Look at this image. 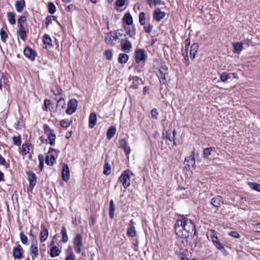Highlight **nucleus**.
Returning <instances> with one entry per match:
<instances>
[{
    "mask_svg": "<svg viewBox=\"0 0 260 260\" xmlns=\"http://www.w3.org/2000/svg\"><path fill=\"white\" fill-rule=\"evenodd\" d=\"M176 234L182 238H187L189 235H194L196 226L192 221L187 217H182L176 220L175 225Z\"/></svg>",
    "mask_w": 260,
    "mask_h": 260,
    "instance_id": "f257e3e1",
    "label": "nucleus"
},
{
    "mask_svg": "<svg viewBox=\"0 0 260 260\" xmlns=\"http://www.w3.org/2000/svg\"><path fill=\"white\" fill-rule=\"evenodd\" d=\"M133 175L134 173L131 170H126L121 174L118 181L122 183L125 188H127L131 185V178Z\"/></svg>",
    "mask_w": 260,
    "mask_h": 260,
    "instance_id": "f03ea898",
    "label": "nucleus"
},
{
    "mask_svg": "<svg viewBox=\"0 0 260 260\" xmlns=\"http://www.w3.org/2000/svg\"><path fill=\"white\" fill-rule=\"evenodd\" d=\"M82 239V236L80 234H77L74 239L73 246L75 251L77 253H80L83 246Z\"/></svg>",
    "mask_w": 260,
    "mask_h": 260,
    "instance_id": "7ed1b4c3",
    "label": "nucleus"
},
{
    "mask_svg": "<svg viewBox=\"0 0 260 260\" xmlns=\"http://www.w3.org/2000/svg\"><path fill=\"white\" fill-rule=\"evenodd\" d=\"M185 46L183 47L182 49V54L184 57V62L185 64L188 66L189 65V57L188 54V50L190 44V41L187 39L185 41Z\"/></svg>",
    "mask_w": 260,
    "mask_h": 260,
    "instance_id": "20e7f679",
    "label": "nucleus"
},
{
    "mask_svg": "<svg viewBox=\"0 0 260 260\" xmlns=\"http://www.w3.org/2000/svg\"><path fill=\"white\" fill-rule=\"evenodd\" d=\"M77 106V101L76 99H73L70 100L68 103V108L66 111V113L69 115L72 114L76 111Z\"/></svg>",
    "mask_w": 260,
    "mask_h": 260,
    "instance_id": "39448f33",
    "label": "nucleus"
},
{
    "mask_svg": "<svg viewBox=\"0 0 260 260\" xmlns=\"http://www.w3.org/2000/svg\"><path fill=\"white\" fill-rule=\"evenodd\" d=\"M44 128L45 133L47 134L48 139L49 140V144L51 145H54L56 139L55 135L54 133H52V130L47 125H45L44 126Z\"/></svg>",
    "mask_w": 260,
    "mask_h": 260,
    "instance_id": "423d86ee",
    "label": "nucleus"
},
{
    "mask_svg": "<svg viewBox=\"0 0 260 260\" xmlns=\"http://www.w3.org/2000/svg\"><path fill=\"white\" fill-rule=\"evenodd\" d=\"M30 255L34 260L37 258L39 254L37 241L33 242L29 248Z\"/></svg>",
    "mask_w": 260,
    "mask_h": 260,
    "instance_id": "0eeeda50",
    "label": "nucleus"
},
{
    "mask_svg": "<svg viewBox=\"0 0 260 260\" xmlns=\"http://www.w3.org/2000/svg\"><path fill=\"white\" fill-rule=\"evenodd\" d=\"M120 45L122 51L126 53L129 52L132 48V44L127 38L122 39L120 41Z\"/></svg>",
    "mask_w": 260,
    "mask_h": 260,
    "instance_id": "6e6552de",
    "label": "nucleus"
},
{
    "mask_svg": "<svg viewBox=\"0 0 260 260\" xmlns=\"http://www.w3.org/2000/svg\"><path fill=\"white\" fill-rule=\"evenodd\" d=\"M23 53L25 56L31 61H34L37 55V52L30 47H26L24 49Z\"/></svg>",
    "mask_w": 260,
    "mask_h": 260,
    "instance_id": "1a4fd4ad",
    "label": "nucleus"
},
{
    "mask_svg": "<svg viewBox=\"0 0 260 260\" xmlns=\"http://www.w3.org/2000/svg\"><path fill=\"white\" fill-rule=\"evenodd\" d=\"M28 180L29 181V188L31 190L34 187L36 186L37 179V176L35 173L31 172H27Z\"/></svg>",
    "mask_w": 260,
    "mask_h": 260,
    "instance_id": "9d476101",
    "label": "nucleus"
},
{
    "mask_svg": "<svg viewBox=\"0 0 260 260\" xmlns=\"http://www.w3.org/2000/svg\"><path fill=\"white\" fill-rule=\"evenodd\" d=\"M146 56L145 51L143 49H139L137 50L135 53V60L136 62L139 63L141 61H145Z\"/></svg>",
    "mask_w": 260,
    "mask_h": 260,
    "instance_id": "9b49d317",
    "label": "nucleus"
},
{
    "mask_svg": "<svg viewBox=\"0 0 260 260\" xmlns=\"http://www.w3.org/2000/svg\"><path fill=\"white\" fill-rule=\"evenodd\" d=\"M118 39V36L117 32H110L108 33L106 38L105 41L107 43L110 44H115L114 41H116Z\"/></svg>",
    "mask_w": 260,
    "mask_h": 260,
    "instance_id": "f8f14e48",
    "label": "nucleus"
},
{
    "mask_svg": "<svg viewBox=\"0 0 260 260\" xmlns=\"http://www.w3.org/2000/svg\"><path fill=\"white\" fill-rule=\"evenodd\" d=\"M165 15L164 12L160 11L159 8H156L153 13V18L154 20L159 22L165 17Z\"/></svg>",
    "mask_w": 260,
    "mask_h": 260,
    "instance_id": "ddd939ff",
    "label": "nucleus"
},
{
    "mask_svg": "<svg viewBox=\"0 0 260 260\" xmlns=\"http://www.w3.org/2000/svg\"><path fill=\"white\" fill-rule=\"evenodd\" d=\"M126 234L127 236L131 237H134L136 235V231L134 226V222L133 219L129 221Z\"/></svg>",
    "mask_w": 260,
    "mask_h": 260,
    "instance_id": "4468645a",
    "label": "nucleus"
},
{
    "mask_svg": "<svg viewBox=\"0 0 260 260\" xmlns=\"http://www.w3.org/2000/svg\"><path fill=\"white\" fill-rule=\"evenodd\" d=\"M13 254L15 258L19 259L22 258V248L20 245L14 247Z\"/></svg>",
    "mask_w": 260,
    "mask_h": 260,
    "instance_id": "2eb2a0df",
    "label": "nucleus"
},
{
    "mask_svg": "<svg viewBox=\"0 0 260 260\" xmlns=\"http://www.w3.org/2000/svg\"><path fill=\"white\" fill-rule=\"evenodd\" d=\"M119 144L120 147L124 149L125 155L128 156L131 152V148L128 146L126 140L125 139H121Z\"/></svg>",
    "mask_w": 260,
    "mask_h": 260,
    "instance_id": "dca6fc26",
    "label": "nucleus"
},
{
    "mask_svg": "<svg viewBox=\"0 0 260 260\" xmlns=\"http://www.w3.org/2000/svg\"><path fill=\"white\" fill-rule=\"evenodd\" d=\"M70 177V170L69 168L67 165H63L62 170V179L67 181L69 180Z\"/></svg>",
    "mask_w": 260,
    "mask_h": 260,
    "instance_id": "f3484780",
    "label": "nucleus"
},
{
    "mask_svg": "<svg viewBox=\"0 0 260 260\" xmlns=\"http://www.w3.org/2000/svg\"><path fill=\"white\" fill-rule=\"evenodd\" d=\"M223 203V200L221 197L217 196L211 200V204L214 207H218L221 204Z\"/></svg>",
    "mask_w": 260,
    "mask_h": 260,
    "instance_id": "a211bd4d",
    "label": "nucleus"
},
{
    "mask_svg": "<svg viewBox=\"0 0 260 260\" xmlns=\"http://www.w3.org/2000/svg\"><path fill=\"white\" fill-rule=\"evenodd\" d=\"M97 117L95 112H92L89 117V127L93 128L96 123Z\"/></svg>",
    "mask_w": 260,
    "mask_h": 260,
    "instance_id": "6ab92c4d",
    "label": "nucleus"
},
{
    "mask_svg": "<svg viewBox=\"0 0 260 260\" xmlns=\"http://www.w3.org/2000/svg\"><path fill=\"white\" fill-rule=\"evenodd\" d=\"M8 79L7 75L3 73L0 72V89L2 90L4 87H6Z\"/></svg>",
    "mask_w": 260,
    "mask_h": 260,
    "instance_id": "aec40b11",
    "label": "nucleus"
},
{
    "mask_svg": "<svg viewBox=\"0 0 260 260\" xmlns=\"http://www.w3.org/2000/svg\"><path fill=\"white\" fill-rule=\"evenodd\" d=\"M25 6L24 0L17 1L15 4V7L17 12H21Z\"/></svg>",
    "mask_w": 260,
    "mask_h": 260,
    "instance_id": "412c9836",
    "label": "nucleus"
},
{
    "mask_svg": "<svg viewBox=\"0 0 260 260\" xmlns=\"http://www.w3.org/2000/svg\"><path fill=\"white\" fill-rule=\"evenodd\" d=\"M199 49V44L198 43L193 44L190 49V56L192 59H194L196 53Z\"/></svg>",
    "mask_w": 260,
    "mask_h": 260,
    "instance_id": "4be33fe9",
    "label": "nucleus"
},
{
    "mask_svg": "<svg viewBox=\"0 0 260 260\" xmlns=\"http://www.w3.org/2000/svg\"><path fill=\"white\" fill-rule=\"evenodd\" d=\"M234 48V52L235 53L239 54L243 50V44L241 42H237L233 44Z\"/></svg>",
    "mask_w": 260,
    "mask_h": 260,
    "instance_id": "5701e85b",
    "label": "nucleus"
},
{
    "mask_svg": "<svg viewBox=\"0 0 260 260\" xmlns=\"http://www.w3.org/2000/svg\"><path fill=\"white\" fill-rule=\"evenodd\" d=\"M49 235L48 231L47 229L44 228L40 232V241L44 242L46 241Z\"/></svg>",
    "mask_w": 260,
    "mask_h": 260,
    "instance_id": "b1692460",
    "label": "nucleus"
},
{
    "mask_svg": "<svg viewBox=\"0 0 260 260\" xmlns=\"http://www.w3.org/2000/svg\"><path fill=\"white\" fill-rule=\"evenodd\" d=\"M15 16L16 14L14 12H9L7 13L8 21L11 25H13L16 23Z\"/></svg>",
    "mask_w": 260,
    "mask_h": 260,
    "instance_id": "393cba45",
    "label": "nucleus"
},
{
    "mask_svg": "<svg viewBox=\"0 0 260 260\" xmlns=\"http://www.w3.org/2000/svg\"><path fill=\"white\" fill-rule=\"evenodd\" d=\"M214 245L219 250H224V251H225L226 250L224 249V247L223 246V245L221 244V243L220 242V241L218 240V238H217V236L215 238V239H214L213 240H212L211 241Z\"/></svg>",
    "mask_w": 260,
    "mask_h": 260,
    "instance_id": "a878e982",
    "label": "nucleus"
},
{
    "mask_svg": "<svg viewBox=\"0 0 260 260\" xmlns=\"http://www.w3.org/2000/svg\"><path fill=\"white\" fill-rule=\"evenodd\" d=\"M116 129L114 126H110L107 133V137L108 139H112L116 133Z\"/></svg>",
    "mask_w": 260,
    "mask_h": 260,
    "instance_id": "bb28decb",
    "label": "nucleus"
},
{
    "mask_svg": "<svg viewBox=\"0 0 260 260\" xmlns=\"http://www.w3.org/2000/svg\"><path fill=\"white\" fill-rule=\"evenodd\" d=\"M61 234L62 236V241L64 243H67L69 240V238L67 235V229L64 226L62 227L61 230Z\"/></svg>",
    "mask_w": 260,
    "mask_h": 260,
    "instance_id": "cd10ccee",
    "label": "nucleus"
},
{
    "mask_svg": "<svg viewBox=\"0 0 260 260\" xmlns=\"http://www.w3.org/2000/svg\"><path fill=\"white\" fill-rule=\"evenodd\" d=\"M60 252L61 251L59 248L58 247L54 246L51 248L50 250V255L51 257H54L58 256Z\"/></svg>",
    "mask_w": 260,
    "mask_h": 260,
    "instance_id": "c85d7f7f",
    "label": "nucleus"
},
{
    "mask_svg": "<svg viewBox=\"0 0 260 260\" xmlns=\"http://www.w3.org/2000/svg\"><path fill=\"white\" fill-rule=\"evenodd\" d=\"M185 162H186V165H188L189 167L191 166L194 168V166L195 165V159L194 156L190 155L189 157L186 158L185 159Z\"/></svg>",
    "mask_w": 260,
    "mask_h": 260,
    "instance_id": "c756f323",
    "label": "nucleus"
},
{
    "mask_svg": "<svg viewBox=\"0 0 260 260\" xmlns=\"http://www.w3.org/2000/svg\"><path fill=\"white\" fill-rule=\"evenodd\" d=\"M114 211H115V205L114 203V201L113 200H111L110 201V205H109V216L111 219H113L114 218Z\"/></svg>",
    "mask_w": 260,
    "mask_h": 260,
    "instance_id": "7c9ffc66",
    "label": "nucleus"
},
{
    "mask_svg": "<svg viewBox=\"0 0 260 260\" xmlns=\"http://www.w3.org/2000/svg\"><path fill=\"white\" fill-rule=\"evenodd\" d=\"M128 59V55L124 53H120L118 56V61L120 63H125Z\"/></svg>",
    "mask_w": 260,
    "mask_h": 260,
    "instance_id": "2f4dec72",
    "label": "nucleus"
},
{
    "mask_svg": "<svg viewBox=\"0 0 260 260\" xmlns=\"http://www.w3.org/2000/svg\"><path fill=\"white\" fill-rule=\"evenodd\" d=\"M123 21L128 25L132 24L133 18L131 15L129 13L125 14L123 17Z\"/></svg>",
    "mask_w": 260,
    "mask_h": 260,
    "instance_id": "473e14b6",
    "label": "nucleus"
},
{
    "mask_svg": "<svg viewBox=\"0 0 260 260\" xmlns=\"http://www.w3.org/2000/svg\"><path fill=\"white\" fill-rule=\"evenodd\" d=\"M66 103L63 98H60L58 101L56 105V108L59 109L60 111L64 108Z\"/></svg>",
    "mask_w": 260,
    "mask_h": 260,
    "instance_id": "72a5a7b5",
    "label": "nucleus"
},
{
    "mask_svg": "<svg viewBox=\"0 0 260 260\" xmlns=\"http://www.w3.org/2000/svg\"><path fill=\"white\" fill-rule=\"evenodd\" d=\"M207 236L209 241H212L217 237L216 233L214 230H210L207 233Z\"/></svg>",
    "mask_w": 260,
    "mask_h": 260,
    "instance_id": "f704fd0d",
    "label": "nucleus"
},
{
    "mask_svg": "<svg viewBox=\"0 0 260 260\" xmlns=\"http://www.w3.org/2000/svg\"><path fill=\"white\" fill-rule=\"evenodd\" d=\"M72 122V120L65 119L60 121V124L62 127H68Z\"/></svg>",
    "mask_w": 260,
    "mask_h": 260,
    "instance_id": "c9c22d12",
    "label": "nucleus"
},
{
    "mask_svg": "<svg viewBox=\"0 0 260 260\" xmlns=\"http://www.w3.org/2000/svg\"><path fill=\"white\" fill-rule=\"evenodd\" d=\"M55 160V156L53 155H47L46 157V162L48 165L52 166L54 164V162Z\"/></svg>",
    "mask_w": 260,
    "mask_h": 260,
    "instance_id": "e433bc0d",
    "label": "nucleus"
},
{
    "mask_svg": "<svg viewBox=\"0 0 260 260\" xmlns=\"http://www.w3.org/2000/svg\"><path fill=\"white\" fill-rule=\"evenodd\" d=\"M30 150V144L28 143L23 144L22 146V153L23 155H26L29 152Z\"/></svg>",
    "mask_w": 260,
    "mask_h": 260,
    "instance_id": "4c0bfd02",
    "label": "nucleus"
},
{
    "mask_svg": "<svg viewBox=\"0 0 260 260\" xmlns=\"http://www.w3.org/2000/svg\"><path fill=\"white\" fill-rule=\"evenodd\" d=\"M43 43L45 45L52 46V40L49 35H45L43 37Z\"/></svg>",
    "mask_w": 260,
    "mask_h": 260,
    "instance_id": "58836bf2",
    "label": "nucleus"
},
{
    "mask_svg": "<svg viewBox=\"0 0 260 260\" xmlns=\"http://www.w3.org/2000/svg\"><path fill=\"white\" fill-rule=\"evenodd\" d=\"M248 185L251 189L260 191V184L257 183L249 182Z\"/></svg>",
    "mask_w": 260,
    "mask_h": 260,
    "instance_id": "ea45409f",
    "label": "nucleus"
},
{
    "mask_svg": "<svg viewBox=\"0 0 260 260\" xmlns=\"http://www.w3.org/2000/svg\"><path fill=\"white\" fill-rule=\"evenodd\" d=\"M105 164L104 166V174L109 175L110 174L111 166L105 160Z\"/></svg>",
    "mask_w": 260,
    "mask_h": 260,
    "instance_id": "a19ab883",
    "label": "nucleus"
},
{
    "mask_svg": "<svg viewBox=\"0 0 260 260\" xmlns=\"http://www.w3.org/2000/svg\"><path fill=\"white\" fill-rule=\"evenodd\" d=\"M48 11L51 14H53L56 12V7L52 2H49L48 4Z\"/></svg>",
    "mask_w": 260,
    "mask_h": 260,
    "instance_id": "79ce46f5",
    "label": "nucleus"
},
{
    "mask_svg": "<svg viewBox=\"0 0 260 260\" xmlns=\"http://www.w3.org/2000/svg\"><path fill=\"white\" fill-rule=\"evenodd\" d=\"M231 78L230 74L226 72H223L220 74V79L222 82H225Z\"/></svg>",
    "mask_w": 260,
    "mask_h": 260,
    "instance_id": "37998d69",
    "label": "nucleus"
},
{
    "mask_svg": "<svg viewBox=\"0 0 260 260\" xmlns=\"http://www.w3.org/2000/svg\"><path fill=\"white\" fill-rule=\"evenodd\" d=\"M0 35L1 40L3 42L5 43L6 42V39L8 38V35L3 28H2L0 30Z\"/></svg>",
    "mask_w": 260,
    "mask_h": 260,
    "instance_id": "c03bdc74",
    "label": "nucleus"
},
{
    "mask_svg": "<svg viewBox=\"0 0 260 260\" xmlns=\"http://www.w3.org/2000/svg\"><path fill=\"white\" fill-rule=\"evenodd\" d=\"M139 19L141 25H144L145 24V14L144 12L139 13Z\"/></svg>",
    "mask_w": 260,
    "mask_h": 260,
    "instance_id": "a18cd8bd",
    "label": "nucleus"
},
{
    "mask_svg": "<svg viewBox=\"0 0 260 260\" xmlns=\"http://www.w3.org/2000/svg\"><path fill=\"white\" fill-rule=\"evenodd\" d=\"M212 147H208L204 149L203 151V157L204 158H207L209 155L211 154V151L212 150Z\"/></svg>",
    "mask_w": 260,
    "mask_h": 260,
    "instance_id": "49530a36",
    "label": "nucleus"
},
{
    "mask_svg": "<svg viewBox=\"0 0 260 260\" xmlns=\"http://www.w3.org/2000/svg\"><path fill=\"white\" fill-rule=\"evenodd\" d=\"M153 26L150 24H145L144 26V31L148 34H150L153 29Z\"/></svg>",
    "mask_w": 260,
    "mask_h": 260,
    "instance_id": "de8ad7c7",
    "label": "nucleus"
},
{
    "mask_svg": "<svg viewBox=\"0 0 260 260\" xmlns=\"http://www.w3.org/2000/svg\"><path fill=\"white\" fill-rule=\"evenodd\" d=\"M20 238L23 244H27L28 243V239L26 236L24 235L23 232H20Z\"/></svg>",
    "mask_w": 260,
    "mask_h": 260,
    "instance_id": "09e8293b",
    "label": "nucleus"
},
{
    "mask_svg": "<svg viewBox=\"0 0 260 260\" xmlns=\"http://www.w3.org/2000/svg\"><path fill=\"white\" fill-rule=\"evenodd\" d=\"M13 143L16 146H20L21 145V138L20 136H14L12 138Z\"/></svg>",
    "mask_w": 260,
    "mask_h": 260,
    "instance_id": "8fccbe9b",
    "label": "nucleus"
},
{
    "mask_svg": "<svg viewBox=\"0 0 260 260\" xmlns=\"http://www.w3.org/2000/svg\"><path fill=\"white\" fill-rule=\"evenodd\" d=\"M150 114L152 118L154 119H157L158 118L159 114L156 109H152L150 111Z\"/></svg>",
    "mask_w": 260,
    "mask_h": 260,
    "instance_id": "3c124183",
    "label": "nucleus"
},
{
    "mask_svg": "<svg viewBox=\"0 0 260 260\" xmlns=\"http://www.w3.org/2000/svg\"><path fill=\"white\" fill-rule=\"evenodd\" d=\"M17 35L21 40L25 41L26 38V32L25 31H17Z\"/></svg>",
    "mask_w": 260,
    "mask_h": 260,
    "instance_id": "603ef678",
    "label": "nucleus"
},
{
    "mask_svg": "<svg viewBox=\"0 0 260 260\" xmlns=\"http://www.w3.org/2000/svg\"><path fill=\"white\" fill-rule=\"evenodd\" d=\"M0 166H3L6 168H8L9 167V164L2 156L0 157Z\"/></svg>",
    "mask_w": 260,
    "mask_h": 260,
    "instance_id": "864d4df0",
    "label": "nucleus"
},
{
    "mask_svg": "<svg viewBox=\"0 0 260 260\" xmlns=\"http://www.w3.org/2000/svg\"><path fill=\"white\" fill-rule=\"evenodd\" d=\"M56 18V17L54 16H48L46 18V27H48V26L50 24L52 23V20H55Z\"/></svg>",
    "mask_w": 260,
    "mask_h": 260,
    "instance_id": "5fc2aeb1",
    "label": "nucleus"
},
{
    "mask_svg": "<svg viewBox=\"0 0 260 260\" xmlns=\"http://www.w3.org/2000/svg\"><path fill=\"white\" fill-rule=\"evenodd\" d=\"M105 54L106 56L107 59L108 60L112 59L113 57V52L112 50H107L105 52Z\"/></svg>",
    "mask_w": 260,
    "mask_h": 260,
    "instance_id": "6e6d98bb",
    "label": "nucleus"
},
{
    "mask_svg": "<svg viewBox=\"0 0 260 260\" xmlns=\"http://www.w3.org/2000/svg\"><path fill=\"white\" fill-rule=\"evenodd\" d=\"M168 75V73L166 72L164 73L161 70H159L157 73V76L159 78L161 79H166V75Z\"/></svg>",
    "mask_w": 260,
    "mask_h": 260,
    "instance_id": "4d7b16f0",
    "label": "nucleus"
},
{
    "mask_svg": "<svg viewBox=\"0 0 260 260\" xmlns=\"http://www.w3.org/2000/svg\"><path fill=\"white\" fill-rule=\"evenodd\" d=\"M51 91L53 92L55 95H59L61 94L62 90L59 87H57L55 91L51 89Z\"/></svg>",
    "mask_w": 260,
    "mask_h": 260,
    "instance_id": "13d9d810",
    "label": "nucleus"
},
{
    "mask_svg": "<svg viewBox=\"0 0 260 260\" xmlns=\"http://www.w3.org/2000/svg\"><path fill=\"white\" fill-rule=\"evenodd\" d=\"M26 21V18L25 16H21L18 19V24H23V23H24Z\"/></svg>",
    "mask_w": 260,
    "mask_h": 260,
    "instance_id": "bf43d9fd",
    "label": "nucleus"
},
{
    "mask_svg": "<svg viewBox=\"0 0 260 260\" xmlns=\"http://www.w3.org/2000/svg\"><path fill=\"white\" fill-rule=\"evenodd\" d=\"M229 235L235 238H239L240 237L239 233L235 231L231 232L229 233Z\"/></svg>",
    "mask_w": 260,
    "mask_h": 260,
    "instance_id": "052dcab7",
    "label": "nucleus"
},
{
    "mask_svg": "<svg viewBox=\"0 0 260 260\" xmlns=\"http://www.w3.org/2000/svg\"><path fill=\"white\" fill-rule=\"evenodd\" d=\"M125 4V0H117L116 5L118 7H122Z\"/></svg>",
    "mask_w": 260,
    "mask_h": 260,
    "instance_id": "680f3d73",
    "label": "nucleus"
},
{
    "mask_svg": "<svg viewBox=\"0 0 260 260\" xmlns=\"http://www.w3.org/2000/svg\"><path fill=\"white\" fill-rule=\"evenodd\" d=\"M25 28L22 24H18V30L17 31H25Z\"/></svg>",
    "mask_w": 260,
    "mask_h": 260,
    "instance_id": "e2e57ef3",
    "label": "nucleus"
},
{
    "mask_svg": "<svg viewBox=\"0 0 260 260\" xmlns=\"http://www.w3.org/2000/svg\"><path fill=\"white\" fill-rule=\"evenodd\" d=\"M254 231L255 232L260 233V223L254 225Z\"/></svg>",
    "mask_w": 260,
    "mask_h": 260,
    "instance_id": "0e129e2a",
    "label": "nucleus"
},
{
    "mask_svg": "<svg viewBox=\"0 0 260 260\" xmlns=\"http://www.w3.org/2000/svg\"><path fill=\"white\" fill-rule=\"evenodd\" d=\"M66 260H76L73 254H71L67 256Z\"/></svg>",
    "mask_w": 260,
    "mask_h": 260,
    "instance_id": "69168bd1",
    "label": "nucleus"
},
{
    "mask_svg": "<svg viewBox=\"0 0 260 260\" xmlns=\"http://www.w3.org/2000/svg\"><path fill=\"white\" fill-rule=\"evenodd\" d=\"M153 2V4H152V7L153 6H156V5H158V4H160L161 3V1L160 0H154V2Z\"/></svg>",
    "mask_w": 260,
    "mask_h": 260,
    "instance_id": "338daca9",
    "label": "nucleus"
},
{
    "mask_svg": "<svg viewBox=\"0 0 260 260\" xmlns=\"http://www.w3.org/2000/svg\"><path fill=\"white\" fill-rule=\"evenodd\" d=\"M73 8H74V6L73 5H70L68 6V7H67L66 9V10H68V11H70L73 10Z\"/></svg>",
    "mask_w": 260,
    "mask_h": 260,
    "instance_id": "774afa93",
    "label": "nucleus"
}]
</instances>
